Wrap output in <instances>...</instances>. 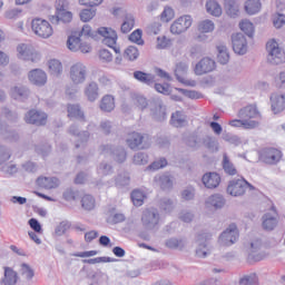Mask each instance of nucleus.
<instances>
[{
  "instance_id": "obj_1",
  "label": "nucleus",
  "mask_w": 285,
  "mask_h": 285,
  "mask_svg": "<svg viewBox=\"0 0 285 285\" xmlns=\"http://www.w3.org/2000/svg\"><path fill=\"white\" fill-rule=\"evenodd\" d=\"M97 37V32L92 30L90 24H83L81 30L76 36H69L67 40V48L71 50V52H82L87 55L92 50V45H90V39H95Z\"/></svg>"
},
{
  "instance_id": "obj_2",
  "label": "nucleus",
  "mask_w": 285,
  "mask_h": 285,
  "mask_svg": "<svg viewBox=\"0 0 285 285\" xmlns=\"http://www.w3.org/2000/svg\"><path fill=\"white\" fill-rule=\"evenodd\" d=\"M237 117L244 119L250 130L259 128V125L262 124V111H259L257 104H248L244 106L238 110Z\"/></svg>"
},
{
  "instance_id": "obj_3",
  "label": "nucleus",
  "mask_w": 285,
  "mask_h": 285,
  "mask_svg": "<svg viewBox=\"0 0 285 285\" xmlns=\"http://www.w3.org/2000/svg\"><path fill=\"white\" fill-rule=\"evenodd\" d=\"M31 31L39 39H50L55 35V29L50 21L39 17L31 20Z\"/></svg>"
},
{
  "instance_id": "obj_4",
  "label": "nucleus",
  "mask_w": 285,
  "mask_h": 285,
  "mask_svg": "<svg viewBox=\"0 0 285 285\" xmlns=\"http://www.w3.org/2000/svg\"><path fill=\"white\" fill-rule=\"evenodd\" d=\"M267 50V61L274 66H279V63H285V51L279 47V43L272 39L266 43Z\"/></svg>"
},
{
  "instance_id": "obj_5",
  "label": "nucleus",
  "mask_w": 285,
  "mask_h": 285,
  "mask_svg": "<svg viewBox=\"0 0 285 285\" xmlns=\"http://www.w3.org/2000/svg\"><path fill=\"white\" fill-rule=\"evenodd\" d=\"M248 187H250V183H248L246 178H233L227 184L226 193L230 195V197H244Z\"/></svg>"
},
{
  "instance_id": "obj_6",
  "label": "nucleus",
  "mask_w": 285,
  "mask_h": 285,
  "mask_svg": "<svg viewBox=\"0 0 285 285\" xmlns=\"http://www.w3.org/2000/svg\"><path fill=\"white\" fill-rule=\"evenodd\" d=\"M97 32L98 35H100V37H102V43H105V46H108V48H112L116 55H119V52H121L119 48L115 47L117 46L118 39L117 31H115V29L110 27H100Z\"/></svg>"
},
{
  "instance_id": "obj_7",
  "label": "nucleus",
  "mask_w": 285,
  "mask_h": 285,
  "mask_svg": "<svg viewBox=\"0 0 285 285\" xmlns=\"http://www.w3.org/2000/svg\"><path fill=\"white\" fill-rule=\"evenodd\" d=\"M24 121L32 126H46V124H48V114H46V111L31 109L24 116Z\"/></svg>"
},
{
  "instance_id": "obj_8",
  "label": "nucleus",
  "mask_w": 285,
  "mask_h": 285,
  "mask_svg": "<svg viewBox=\"0 0 285 285\" xmlns=\"http://www.w3.org/2000/svg\"><path fill=\"white\" fill-rule=\"evenodd\" d=\"M237 239H239V229L235 224L229 225L219 236V242L223 246H233Z\"/></svg>"
},
{
  "instance_id": "obj_9",
  "label": "nucleus",
  "mask_w": 285,
  "mask_h": 285,
  "mask_svg": "<svg viewBox=\"0 0 285 285\" xmlns=\"http://www.w3.org/2000/svg\"><path fill=\"white\" fill-rule=\"evenodd\" d=\"M190 26H193V18L190 16H180L171 23L170 32L173 35H181V32H186Z\"/></svg>"
},
{
  "instance_id": "obj_10",
  "label": "nucleus",
  "mask_w": 285,
  "mask_h": 285,
  "mask_svg": "<svg viewBox=\"0 0 285 285\" xmlns=\"http://www.w3.org/2000/svg\"><path fill=\"white\" fill-rule=\"evenodd\" d=\"M88 75V70L86 66L81 62H77L76 65L71 66L69 71V77L72 83H83L86 81V77Z\"/></svg>"
},
{
  "instance_id": "obj_11",
  "label": "nucleus",
  "mask_w": 285,
  "mask_h": 285,
  "mask_svg": "<svg viewBox=\"0 0 285 285\" xmlns=\"http://www.w3.org/2000/svg\"><path fill=\"white\" fill-rule=\"evenodd\" d=\"M17 50L20 59H24L26 61H39L40 59L39 52H37V50L31 46L20 45Z\"/></svg>"
},
{
  "instance_id": "obj_12",
  "label": "nucleus",
  "mask_w": 285,
  "mask_h": 285,
  "mask_svg": "<svg viewBox=\"0 0 285 285\" xmlns=\"http://www.w3.org/2000/svg\"><path fill=\"white\" fill-rule=\"evenodd\" d=\"M215 68H217L215 60L206 57L196 63L194 71L196 75H208V72H213Z\"/></svg>"
},
{
  "instance_id": "obj_13",
  "label": "nucleus",
  "mask_w": 285,
  "mask_h": 285,
  "mask_svg": "<svg viewBox=\"0 0 285 285\" xmlns=\"http://www.w3.org/2000/svg\"><path fill=\"white\" fill-rule=\"evenodd\" d=\"M233 50L236 55H246L248 46L246 42V37L242 33H235L232 36Z\"/></svg>"
},
{
  "instance_id": "obj_14",
  "label": "nucleus",
  "mask_w": 285,
  "mask_h": 285,
  "mask_svg": "<svg viewBox=\"0 0 285 285\" xmlns=\"http://www.w3.org/2000/svg\"><path fill=\"white\" fill-rule=\"evenodd\" d=\"M271 210L272 213H266L263 216L262 226L264 230H275L277 228V209L275 206H272Z\"/></svg>"
},
{
  "instance_id": "obj_15",
  "label": "nucleus",
  "mask_w": 285,
  "mask_h": 285,
  "mask_svg": "<svg viewBox=\"0 0 285 285\" xmlns=\"http://www.w3.org/2000/svg\"><path fill=\"white\" fill-rule=\"evenodd\" d=\"M271 106L274 115H279L285 110V94L275 92L271 96Z\"/></svg>"
},
{
  "instance_id": "obj_16",
  "label": "nucleus",
  "mask_w": 285,
  "mask_h": 285,
  "mask_svg": "<svg viewBox=\"0 0 285 285\" xmlns=\"http://www.w3.org/2000/svg\"><path fill=\"white\" fill-rule=\"evenodd\" d=\"M202 181L205 188H217L222 184V176L218 173L209 171L203 176Z\"/></svg>"
},
{
  "instance_id": "obj_17",
  "label": "nucleus",
  "mask_w": 285,
  "mask_h": 285,
  "mask_svg": "<svg viewBox=\"0 0 285 285\" xmlns=\"http://www.w3.org/2000/svg\"><path fill=\"white\" fill-rule=\"evenodd\" d=\"M265 164L274 165L282 160V151L277 148L269 147L263 153Z\"/></svg>"
},
{
  "instance_id": "obj_18",
  "label": "nucleus",
  "mask_w": 285,
  "mask_h": 285,
  "mask_svg": "<svg viewBox=\"0 0 285 285\" xmlns=\"http://www.w3.org/2000/svg\"><path fill=\"white\" fill-rule=\"evenodd\" d=\"M29 81L35 86H46L48 82V76L41 69H33L29 72Z\"/></svg>"
},
{
  "instance_id": "obj_19",
  "label": "nucleus",
  "mask_w": 285,
  "mask_h": 285,
  "mask_svg": "<svg viewBox=\"0 0 285 285\" xmlns=\"http://www.w3.org/2000/svg\"><path fill=\"white\" fill-rule=\"evenodd\" d=\"M244 10L247 14H258L262 12V0H246L244 3Z\"/></svg>"
},
{
  "instance_id": "obj_20",
  "label": "nucleus",
  "mask_w": 285,
  "mask_h": 285,
  "mask_svg": "<svg viewBox=\"0 0 285 285\" xmlns=\"http://www.w3.org/2000/svg\"><path fill=\"white\" fill-rule=\"evenodd\" d=\"M144 141H145L144 135H141L137 131L129 134L128 138H127V144H128L129 148H131V150L139 148V146H141V144H144Z\"/></svg>"
},
{
  "instance_id": "obj_21",
  "label": "nucleus",
  "mask_w": 285,
  "mask_h": 285,
  "mask_svg": "<svg viewBox=\"0 0 285 285\" xmlns=\"http://www.w3.org/2000/svg\"><path fill=\"white\" fill-rule=\"evenodd\" d=\"M38 186L40 188H45L46 190H52V188L59 187V179L57 178H48V177H39L37 179Z\"/></svg>"
},
{
  "instance_id": "obj_22",
  "label": "nucleus",
  "mask_w": 285,
  "mask_h": 285,
  "mask_svg": "<svg viewBox=\"0 0 285 285\" xmlns=\"http://www.w3.org/2000/svg\"><path fill=\"white\" fill-rule=\"evenodd\" d=\"M56 21L57 23H70V21H72V12L67 11L66 7L62 4L60 8H57Z\"/></svg>"
},
{
  "instance_id": "obj_23",
  "label": "nucleus",
  "mask_w": 285,
  "mask_h": 285,
  "mask_svg": "<svg viewBox=\"0 0 285 285\" xmlns=\"http://www.w3.org/2000/svg\"><path fill=\"white\" fill-rule=\"evenodd\" d=\"M67 112L69 119H78L79 121H86V117L83 116V111H81L79 105H68Z\"/></svg>"
},
{
  "instance_id": "obj_24",
  "label": "nucleus",
  "mask_w": 285,
  "mask_h": 285,
  "mask_svg": "<svg viewBox=\"0 0 285 285\" xmlns=\"http://www.w3.org/2000/svg\"><path fill=\"white\" fill-rule=\"evenodd\" d=\"M206 10L212 17H222V6L216 0H208L206 2Z\"/></svg>"
},
{
  "instance_id": "obj_25",
  "label": "nucleus",
  "mask_w": 285,
  "mask_h": 285,
  "mask_svg": "<svg viewBox=\"0 0 285 285\" xmlns=\"http://www.w3.org/2000/svg\"><path fill=\"white\" fill-rule=\"evenodd\" d=\"M223 170L226 175H229V177L237 175V167H235L226 154L223 156Z\"/></svg>"
},
{
  "instance_id": "obj_26",
  "label": "nucleus",
  "mask_w": 285,
  "mask_h": 285,
  "mask_svg": "<svg viewBox=\"0 0 285 285\" xmlns=\"http://www.w3.org/2000/svg\"><path fill=\"white\" fill-rule=\"evenodd\" d=\"M100 110L104 112H112L115 110V97L106 95L100 101Z\"/></svg>"
},
{
  "instance_id": "obj_27",
  "label": "nucleus",
  "mask_w": 285,
  "mask_h": 285,
  "mask_svg": "<svg viewBox=\"0 0 285 285\" xmlns=\"http://www.w3.org/2000/svg\"><path fill=\"white\" fill-rule=\"evenodd\" d=\"M134 78L140 83H146L147 86H153L155 83V76L144 72V71H135Z\"/></svg>"
},
{
  "instance_id": "obj_28",
  "label": "nucleus",
  "mask_w": 285,
  "mask_h": 285,
  "mask_svg": "<svg viewBox=\"0 0 285 285\" xmlns=\"http://www.w3.org/2000/svg\"><path fill=\"white\" fill-rule=\"evenodd\" d=\"M170 124L175 128H183L186 126V116L181 111H176L171 115Z\"/></svg>"
},
{
  "instance_id": "obj_29",
  "label": "nucleus",
  "mask_w": 285,
  "mask_h": 285,
  "mask_svg": "<svg viewBox=\"0 0 285 285\" xmlns=\"http://www.w3.org/2000/svg\"><path fill=\"white\" fill-rule=\"evenodd\" d=\"M19 276H17V272H14L10 267H4V278L3 282L6 285H14L17 284Z\"/></svg>"
},
{
  "instance_id": "obj_30",
  "label": "nucleus",
  "mask_w": 285,
  "mask_h": 285,
  "mask_svg": "<svg viewBox=\"0 0 285 285\" xmlns=\"http://www.w3.org/2000/svg\"><path fill=\"white\" fill-rule=\"evenodd\" d=\"M85 94L89 101H95V99L99 97V86L96 82H90L87 86Z\"/></svg>"
},
{
  "instance_id": "obj_31",
  "label": "nucleus",
  "mask_w": 285,
  "mask_h": 285,
  "mask_svg": "<svg viewBox=\"0 0 285 285\" xmlns=\"http://www.w3.org/2000/svg\"><path fill=\"white\" fill-rule=\"evenodd\" d=\"M217 50H218V55H217L218 63L226 66V63L230 61V55H228V49L226 48V46L220 45L217 47Z\"/></svg>"
},
{
  "instance_id": "obj_32",
  "label": "nucleus",
  "mask_w": 285,
  "mask_h": 285,
  "mask_svg": "<svg viewBox=\"0 0 285 285\" xmlns=\"http://www.w3.org/2000/svg\"><path fill=\"white\" fill-rule=\"evenodd\" d=\"M224 7L230 17H237L239 14V6L236 0H224Z\"/></svg>"
},
{
  "instance_id": "obj_33",
  "label": "nucleus",
  "mask_w": 285,
  "mask_h": 285,
  "mask_svg": "<svg viewBox=\"0 0 285 285\" xmlns=\"http://www.w3.org/2000/svg\"><path fill=\"white\" fill-rule=\"evenodd\" d=\"M239 29L247 35V37H253V35H255V26L248 19H244L239 22Z\"/></svg>"
},
{
  "instance_id": "obj_34",
  "label": "nucleus",
  "mask_w": 285,
  "mask_h": 285,
  "mask_svg": "<svg viewBox=\"0 0 285 285\" xmlns=\"http://www.w3.org/2000/svg\"><path fill=\"white\" fill-rule=\"evenodd\" d=\"M173 19H175V9H173L170 6H166L160 13V21L163 23H170Z\"/></svg>"
},
{
  "instance_id": "obj_35",
  "label": "nucleus",
  "mask_w": 285,
  "mask_h": 285,
  "mask_svg": "<svg viewBox=\"0 0 285 285\" xmlns=\"http://www.w3.org/2000/svg\"><path fill=\"white\" fill-rule=\"evenodd\" d=\"M215 30V22L212 20H203L198 23V32L202 35H207L208 32H213Z\"/></svg>"
},
{
  "instance_id": "obj_36",
  "label": "nucleus",
  "mask_w": 285,
  "mask_h": 285,
  "mask_svg": "<svg viewBox=\"0 0 285 285\" xmlns=\"http://www.w3.org/2000/svg\"><path fill=\"white\" fill-rule=\"evenodd\" d=\"M132 28H135V17L132 14H127L121 24V32L128 35Z\"/></svg>"
},
{
  "instance_id": "obj_37",
  "label": "nucleus",
  "mask_w": 285,
  "mask_h": 285,
  "mask_svg": "<svg viewBox=\"0 0 285 285\" xmlns=\"http://www.w3.org/2000/svg\"><path fill=\"white\" fill-rule=\"evenodd\" d=\"M144 31L141 29H136L129 35V41L136 43L137 46H144Z\"/></svg>"
},
{
  "instance_id": "obj_38",
  "label": "nucleus",
  "mask_w": 285,
  "mask_h": 285,
  "mask_svg": "<svg viewBox=\"0 0 285 285\" xmlns=\"http://www.w3.org/2000/svg\"><path fill=\"white\" fill-rule=\"evenodd\" d=\"M145 199H146V195L144 194V191H141L139 189H135L131 193V202H132L134 206H144Z\"/></svg>"
},
{
  "instance_id": "obj_39",
  "label": "nucleus",
  "mask_w": 285,
  "mask_h": 285,
  "mask_svg": "<svg viewBox=\"0 0 285 285\" xmlns=\"http://www.w3.org/2000/svg\"><path fill=\"white\" fill-rule=\"evenodd\" d=\"M97 14V11L92 9H82L79 13L80 21L83 23H88V21H92Z\"/></svg>"
},
{
  "instance_id": "obj_40",
  "label": "nucleus",
  "mask_w": 285,
  "mask_h": 285,
  "mask_svg": "<svg viewBox=\"0 0 285 285\" xmlns=\"http://www.w3.org/2000/svg\"><path fill=\"white\" fill-rule=\"evenodd\" d=\"M125 59H128L129 61H135V59H138L139 57V49L135 46H129L125 52H124Z\"/></svg>"
},
{
  "instance_id": "obj_41",
  "label": "nucleus",
  "mask_w": 285,
  "mask_h": 285,
  "mask_svg": "<svg viewBox=\"0 0 285 285\" xmlns=\"http://www.w3.org/2000/svg\"><path fill=\"white\" fill-rule=\"evenodd\" d=\"M142 222L146 226H148V224H159V214L147 212L142 216Z\"/></svg>"
},
{
  "instance_id": "obj_42",
  "label": "nucleus",
  "mask_w": 285,
  "mask_h": 285,
  "mask_svg": "<svg viewBox=\"0 0 285 285\" xmlns=\"http://www.w3.org/2000/svg\"><path fill=\"white\" fill-rule=\"evenodd\" d=\"M81 206L85 210H94V208H95V197H92L91 195L82 196Z\"/></svg>"
},
{
  "instance_id": "obj_43",
  "label": "nucleus",
  "mask_w": 285,
  "mask_h": 285,
  "mask_svg": "<svg viewBox=\"0 0 285 285\" xmlns=\"http://www.w3.org/2000/svg\"><path fill=\"white\" fill-rule=\"evenodd\" d=\"M63 70V66H61V62L59 60H50L49 61V71L51 75L59 76L61 75V71Z\"/></svg>"
},
{
  "instance_id": "obj_44",
  "label": "nucleus",
  "mask_w": 285,
  "mask_h": 285,
  "mask_svg": "<svg viewBox=\"0 0 285 285\" xmlns=\"http://www.w3.org/2000/svg\"><path fill=\"white\" fill-rule=\"evenodd\" d=\"M173 41L170 38H167L166 36H160L157 38V45L156 48L158 50H166V48H170Z\"/></svg>"
},
{
  "instance_id": "obj_45",
  "label": "nucleus",
  "mask_w": 285,
  "mask_h": 285,
  "mask_svg": "<svg viewBox=\"0 0 285 285\" xmlns=\"http://www.w3.org/2000/svg\"><path fill=\"white\" fill-rule=\"evenodd\" d=\"M159 181H160V187L163 190H168L170 188H173V178L170 177V175H163L159 177Z\"/></svg>"
},
{
  "instance_id": "obj_46",
  "label": "nucleus",
  "mask_w": 285,
  "mask_h": 285,
  "mask_svg": "<svg viewBox=\"0 0 285 285\" xmlns=\"http://www.w3.org/2000/svg\"><path fill=\"white\" fill-rule=\"evenodd\" d=\"M28 225L33 230V233H37L38 235H43V227H41V223H39L37 218H30L28 220Z\"/></svg>"
},
{
  "instance_id": "obj_47",
  "label": "nucleus",
  "mask_w": 285,
  "mask_h": 285,
  "mask_svg": "<svg viewBox=\"0 0 285 285\" xmlns=\"http://www.w3.org/2000/svg\"><path fill=\"white\" fill-rule=\"evenodd\" d=\"M228 124L232 128H244V130H250L248 122H246L244 118L229 120Z\"/></svg>"
},
{
  "instance_id": "obj_48",
  "label": "nucleus",
  "mask_w": 285,
  "mask_h": 285,
  "mask_svg": "<svg viewBox=\"0 0 285 285\" xmlns=\"http://www.w3.org/2000/svg\"><path fill=\"white\" fill-rule=\"evenodd\" d=\"M273 26L276 27L277 29L284 28L285 26V14L283 13H275L273 16Z\"/></svg>"
},
{
  "instance_id": "obj_49",
  "label": "nucleus",
  "mask_w": 285,
  "mask_h": 285,
  "mask_svg": "<svg viewBox=\"0 0 285 285\" xmlns=\"http://www.w3.org/2000/svg\"><path fill=\"white\" fill-rule=\"evenodd\" d=\"M180 95H184V97H187L188 99H202V94L198 91L193 90H185V89H176Z\"/></svg>"
},
{
  "instance_id": "obj_50",
  "label": "nucleus",
  "mask_w": 285,
  "mask_h": 285,
  "mask_svg": "<svg viewBox=\"0 0 285 285\" xmlns=\"http://www.w3.org/2000/svg\"><path fill=\"white\" fill-rule=\"evenodd\" d=\"M166 166H168V160H166V158H160L149 165L148 168L149 170H161V168H166Z\"/></svg>"
},
{
  "instance_id": "obj_51",
  "label": "nucleus",
  "mask_w": 285,
  "mask_h": 285,
  "mask_svg": "<svg viewBox=\"0 0 285 285\" xmlns=\"http://www.w3.org/2000/svg\"><path fill=\"white\" fill-rule=\"evenodd\" d=\"M98 57L102 63H110V61H112V53H110V51L107 49H101Z\"/></svg>"
},
{
  "instance_id": "obj_52",
  "label": "nucleus",
  "mask_w": 285,
  "mask_h": 285,
  "mask_svg": "<svg viewBox=\"0 0 285 285\" xmlns=\"http://www.w3.org/2000/svg\"><path fill=\"white\" fill-rule=\"evenodd\" d=\"M167 248H181L184 247V240L177 238H170L166 242Z\"/></svg>"
},
{
  "instance_id": "obj_53",
  "label": "nucleus",
  "mask_w": 285,
  "mask_h": 285,
  "mask_svg": "<svg viewBox=\"0 0 285 285\" xmlns=\"http://www.w3.org/2000/svg\"><path fill=\"white\" fill-rule=\"evenodd\" d=\"M134 164H136V166H144L145 164H148V155L137 154L134 156Z\"/></svg>"
},
{
  "instance_id": "obj_54",
  "label": "nucleus",
  "mask_w": 285,
  "mask_h": 285,
  "mask_svg": "<svg viewBox=\"0 0 285 285\" xmlns=\"http://www.w3.org/2000/svg\"><path fill=\"white\" fill-rule=\"evenodd\" d=\"M155 90L160 95H170V85L168 83H155Z\"/></svg>"
},
{
  "instance_id": "obj_55",
  "label": "nucleus",
  "mask_w": 285,
  "mask_h": 285,
  "mask_svg": "<svg viewBox=\"0 0 285 285\" xmlns=\"http://www.w3.org/2000/svg\"><path fill=\"white\" fill-rule=\"evenodd\" d=\"M29 91L26 88H19V87H14L12 89V97H14V99H19V97H28Z\"/></svg>"
},
{
  "instance_id": "obj_56",
  "label": "nucleus",
  "mask_w": 285,
  "mask_h": 285,
  "mask_svg": "<svg viewBox=\"0 0 285 285\" xmlns=\"http://www.w3.org/2000/svg\"><path fill=\"white\" fill-rule=\"evenodd\" d=\"M257 282V275L256 274H252L249 276H244L240 279V284L242 285H253Z\"/></svg>"
},
{
  "instance_id": "obj_57",
  "label": "nucleus",
  "mask_w": 285,
  "mask_h": 285,
  "mask_svg": "<svg viewBox=\"0 0 285 285\" xmlns=\"http://www.w3.org/2000/svg\"><path fill=\"white\" fill-rule=\"evenodd\" d=\"M80 6H88L89 8H95V6H101L104 0H79Z\"/></svg>"
},
{
  "instance_id": "obj_58",
  "label": "nucleus",
  "mask_w": 285,
  "mask_h": 285,
  "mask_svg": "<svg viewBox=\"0 0 285 285\" xmlns=\"http://www.w3.org/2000/svg\"><path fill=\"white\" fill-rule=\"evenodd\" d=\"M22 275L27 279H32V277H35V272L32 271V268H30V266L24 264V265H22Z\"/></svg>"
},
{
  "instance_id": "obj_59",
  "label": "nucleus",
  "mask_w": 285,
  "mask_h": 285,
  "mask_svg": "<svg viewBox=\"0 0 285 285\" xmlns=\"http://www.w3.org/2000/svg\"><path fill=\"white\" fill-rule=\"evenodd\" d=\"M97 237H99V233H97V230L87 232L85 234V242H87V244H90V242L97 239Z\"/></svg>"
},
{
  "instance_id": "obj_60",
  "label": "nucleus",
  "mask_w": 285,
  "mask_h": 285,
  "mask_svg": "<svg viewBox=\"0 0 285 285\" xmlns=\"http://www.w3.org/2000/svg\"><path fill=\"white\" fill-rule=\"evenodd\" d=\"M186 70H188V67L186 66V63L180 62V63L176 65V69H175L176 77L184 75V72H186Z\"/></svg>"
},
{
  "instance_id": "obj_61",
  "label": "nucleus",
  "mask_w": 285,
  "mask_h": 285,
  "mask_svg": "<svg viewBox=\"0 0 285 285\" xmlns=\"http://www.w3.org/2000/svg\"><path fill=\"white\" fill-rule=\"evenodd\" d=\"M209 202L217 208V206H222L223 198L219 195H214L209 198Z\"/></svg>"
},
{
  "instance_id": "obj_62",
  "label": "nucleus",
  "mask_w": 285,
  "mask_h": 285,
  "mask_svg": "<svg viewBox=\"0 0 285 285\" xmlns=\"http://www.w3.org/2000/svg\"><path fill=\"white\" fill-rule=\"evenodd\" d=\"M156 76L160 79H165V81H170V75L161 69H156Z\"/></svg>"
},
{
  "instance_id": "obj_63",
  "label": "nucleus",
  "mask_w": 285,
  "mask_h": 285,
  "mask_svg": "<svg viewBox=\"0 0 285 285\" xmlns=\"http://www.w3.org/2000/svg\"><path fill=\"white\" fill-rule=\"evenodd\" d=\"M209 126H210V128H212V130H213V132H215V135H222V125H219L218 122H216V121H212L210 124H209Z\"/></svg>"
},
{
  "instance_id": "obj_64",
  "label": "nucleus",
  "mask_w": 285,
  "mask_h": 285,
  "mask_svg": "<svg viewBox=\"0 0 285 285\" xmlns=\"http://www.w3.org/2000/svg\"><path fill=\"white\" fill-rule=\"evenodd\" d=\"M10 63V57L3 51H0V66H8Z\"/></svg>"
}]
</instances>
